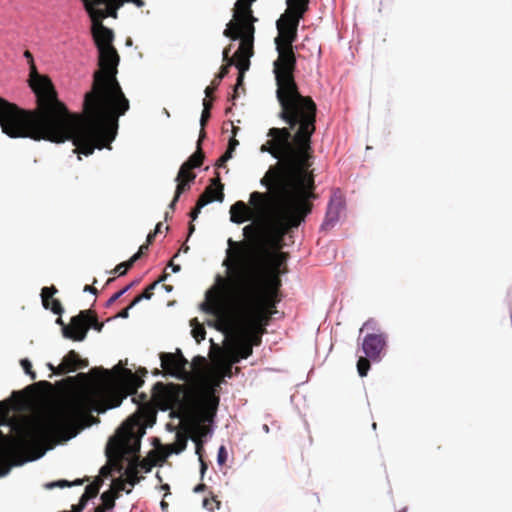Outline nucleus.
I'll use <instances>...</instances> for the list:
<instances>
[{
  "instance_id": "nucleus-61",
  "label": "nucleus",
  "mask_w": 512,
  "mask_h": 512,
  "mask_svg": "<svg viewBox=\"0 0 512 512\" xmlns=\"http://www.w3.org/2000/svg\"><path fill=\"white\" fill-rule=\"evenodd\" d=\"M165 289H166L167 291H171V287H169V286H165Z\"/></svg>"
},
{
  "instance_id": "nucleus-31",
  "label": "nucleus",
  "mask_w": 512,
  "mask_h": 512,
  "mask_svg": "<svg viewBox=\"0 0 512 512\" xmlns=\"http://www.w3.org/2000/svg\"><path fill=\"white\" fill-rule=\"evenodd\" d=\"M155 236L156 234L154 232H150L148 235H147V238H146V243L145 244H142L138 251L136 253H134L132 256H144L147 252H148V247L150 244H152V242L154 241L155 239Z\"/></svg>"
},
{
  "instance_id": "nucleus-12",
  "label": "nucleus",
  "mask_w": 512,
  "mask_h": 512,
  "mask_svg": "<svg viewBox=\"0 0 512 512\" xmlns=\"http://www.w3.org/2000/svg\"><path fill=\"white\" fill-rule=\"evenodd\" d=\"M89 328L100 332L103 323H99L97 317L90 311H82L78 316L71 319L70 325H63L62 332L64 337L68 339L83 341Z\"/></svg>"
},
{
  "instance_id": "nucleus-55",
  "label": "nucleus",
  "mask_w": 512,
  "mask_h": 512,
  "mask_svg": "<svg viewBox=\"0 0 512 512\" xmlns=\"http://www.w3.org/2000/svg\"><path fill=\"white\" fill-rule=\"evenodd\" d=\"M262 429H263V431H264L265 433H269V431H270V428H269V426H268L267 424H264V425L262 426Z\"/></svg>"
},
{
  "instance_id": "nucleus-35",
  "label": "nucleus",
  "mask_w": 512,
  "mask_h": 512,
  "mask_svg": "<svg viewBox=\"0 0 512 512\" xmlns=\"http://www.w3.org/2000/svg\"><path fill=\"white\" fill-rule=\"evenodd\" d=\"M134 285V282L130 283L126 287H124L122 290L116 292L113 294L106 302V306L112 305L116 300H118L122 295H124L132 286Z\"/></svg>"
},
{
  "instance_id": "nucleus-15",
  "label": "nucleus",
  "mask_w": 512,
  "mask_h": 512,
  "mask_svg": "<svg viewBox=\"0 0 512 512\" xmlns=\"http://www.w3.org/2000/svg\"><path fill=\"white\" fill-rule=\"evenodd\" d=\"M299 20L289 14H283L277 21L278 36L275 39L276 47H292L296 38Z\"/></svg>"
},
{
  "instance_id": "nucleus-18",
  "label": "nucleus",
  "mask_w": 512,
  "mask_h": 512,
  "mask_svg": "<svg viewBox=\"0 0 512 512\" xmlns=\"http://www.w3.org/2000/svg\"><path fill=\"white\" fill-rule=\"evenodd\" d=\"M16 109V104L7 101L0 97V126L2 132L11 138H18L21 135L19 130L10 124L9 120H12L13 112Z\"/></svg>"
},
{
  "instance_id": "nucleus-51",
  "label": "nucleus",
  "mask_w": 512,
  "mask_h": 512,
  "mask_svg": "<svg viewBox=\"0 0 512 512\" xmlns=\"http://www.w3.org/2000/svg\"><path fill=\"white\" fill-rule=\"evenodd\" d=\"M163 223L162 222H159L157 223L156 227H155V230H154V233L157 235L158 233H160L162 231V228H163Z\"/></svg>"
},
{
  "instance_id": "nucleus-20",
  "label": "nucleus",
  "mask_w": 512,
  "mask_h": 512,
  "mask_svg": "<svg viewBox=\"0 0 512 512\" xmlns=\"http://www.w3.org/2000/svg\"><path fill=\"white\" fill-rule=\"evenodd\" d=\"M87 365L88 362L86 360L81 359L74 350H71L64 356L62 362L58 365V373L63 375L74 372L77 369L86 367Z\"/></svg>"
},
{
  "instance_id": "nucleus-6",
  "label": "nucleus",
  "mask_w": 512,
  "mask_h": 512,
  "mask_svg": "<svg viewBox=\"0 0 512 512\" xmlns=\"http://www.w3.org/2000/svg\"><path fill=\"white\" fill-rule=\"evenodd\" d=\"M88 409L82 396H73L56 407L47 419L21 432V445H28L45 436L70 439L77 434L82 418Z\"/></svg>"
},
{
  "instance_id": "nucleus-47",
  "label": "nucleus",
  "mask_w": 512,
  "mask_h": 512,
  "mask_svg": "<svg viewBox=\"0 0 512 512\" xmlns=\"http://www.w3.org/2000/svg\"><path fill=\"white\" fill-rule=\"evenodd\" d=\"M43 454L44 453H41V454L37 455L36 457L30 458V459H27V460H23V461H20V462H16V463H14V465H22L23 463H25L27 461L36 460L38 458H41L43 456Z\"/></svg>"
},
{
  "instance_id": "nucleus-40",
  "label": "nucleus",
  "mask_w": 512,
  "mask_h": 512,
  "mask_svg": "<svg viewBox=\"0 0 512 512\" xmlns=\"http://www.w3.org/2000/svg\"><path fill=\"white\" fill-rule=\"evenodd\" d=\"M212 503H215V505H216V508H217V509H219V508H220V505H221L220 501H218V500H216V499H214V498H212V499L205 498V499L203 500V506H204L206 509L212 510V509H213V507H212Z\"/></svg>"
},
{
  "instance_id": "nucleus-22",
  "label": "nucleus",
  "mask_w": 512,
  "mask_h": 512,
  "mask_svg": "<svg viewBox=\"0 0 512 512\" xmlns=\"http://www.w3.org/2000/svg\"><path fill=\"white\" fill-rule=\"evenodd\" d=\"M223 190L224 185L221 183L219 173H216V177L211 180V184L205 188L204 192L198 199L209 200V203L213 201L222 202L224 199Z\"/></svg>"
},
{
  "instance_id": "nucleus-7",
  "label": "nucleus",
  "mask_w": 512,
  "mask_h": 512,
  "mask_svg": "<svg viewBox=\"0 0 512 512\" xmlns=\"http://www.w3.org/2000/svg\"><path fill=\"white\" fill-rule=\"evenodd\" d=\"M278 59L275 62V78L277 82V98L284 110V117L291 121L299 113L309 112L316 114L315 103L307 97H302L294 81L293 71L295 56L292 47H276Z\"/></svg>"
},
{
  "instance_id": "nucleus-62",
  "label": "nucleus",
  "mask_w": 512,
  "mask_h": 512,
  "mask_svg": "<svg viewBox=\"0 0 512 512\" xmlns=\"http://www.w3.org/2000/svg\"><path fill=\"white\" fill-rule=\"evenodd\" d=\"M231 111V108L226 109V113H229Z\"/></svg>"
},
{
  "instance_id": "nucleus-38",
  "label": "nucleus",
  "mask_w": 512,
  "mask_h": 512,
  "mask_svg": "<svg viewBox=\"0 0 512 512\" xmlns=\"http://www.w3.org/2000/svg\"><path fill=\"white\" fill-rule=\"evenodd\" d=\"M226 460H227V452L225 450V447L221 446L218 450L217 462L219 465H222L226 462Z\"/></svg>"
},
{
  "instance_id": "nucleus-58",
  "label": "nucleus",
  "mask_w": 512,
  "mask_h": 512,
  "mask_svg": "<svg viewBox=\"0 0 512 512\" xmlns=\"http://www.w3.org/2000/svg\"><path fill=\"white\" fill-rule=\"evenodd\" d=\"M161 507H162V509H165V508L167 507V503H166V502H164V501H162V502H161Z\"/></svg>"
},
{
  "instance_id": "nucleus-1",
  "label": "nucleus",
  "mask_w": 512,
  "mask_h": 512,
  "mask_svg": "<svg viewBox=\"0 0 512 512\" xmlns=\"http://www.w3.org/2000/svg\"><path fill=\"white\" fill-rule=\"evenodd\" d=\"M287 258H224L226 278L217 275L215 285L206 292L201 309L214 316L208 325L227 332L238 328L233 362L252 354L257 330L263 325L262 299L280 285L277 271Z\"/></svg>"
},
{
  "instance_id": "nucleus-50",
  "label": "nucleus",
  "mask_w": 512,
  "mask_h": 512,
  "mask_svg": "<svg viewBox=\"0 0 512 512\" xmlns=\"http://www.w3.org/2000/svg\"><path fill=\"white\" fill-rule=\"evenodd\" d=\"M205 488H206V485H205V484H199V485H197V486L194 488V492H195V493L202 492Z\"/></svg>"
},
{
  "instance_id": "nucleus-10",
  "label": "nucleus",
  "mask_w": 512,
  "mask_h": 512,
  "mask_svg": "<svg viewBox=\"0 0 512 512\" xmlns=\"http://www.w3.org/2000/svg\"><path fill=\"white\" fill-rule=\"evenodd\" d=\"M200 139L197 141V150L185 161L181 166L175 178L177 183L174 197L169 204V208L174 210L176 203L180 196L191 189L192 184L195 181L196 173L193 172L194 168H198L203 164L204 153L201 148Z\"/></svg>"
},
{
  "instance_id": "nucleus-9",
  "label": "nucleus",
  "mask_w": 512,
  "mask_h": 512,
  "mask_svg": "<svg viewBox=\"0 0 512 512\" xmlns=\"http://www.w3.org/2000/svg\"><path fill=\"white\" fill-rule=\"evenodd\" d=\"M256 0H237L233 8V18L223 31V35L232 41H240V54L252 57L254 54L255 23L258 19L251 8Z\"/></svg>"
},
{
  "instance_id": "nucleus-26",
  "label": "nucleus",
  "mask_w": 512,
  "mask_h": 512,
  "mask_svg": "<svg viewBox=\"0 0 512 512\" xmlns=\"http://www.w3.org/2000/svg\"><path fill=\"white\" fill-rule=\"evenodd\" d=\"M118 496V492L112 489L103 492L100 496L101 504L95 508L94 512H113Z\"/></svg>"
},
{
  "instance_id": "nucleus-21",
  "label": "nucleus",
  "mask_w": 512,
  "mask_h": 512,
  "mask_svg": "<svg viewBox=\"0 0 512 512\" xmlns=\"http://www.w3.org/2000/svg\"><path fill=\"white\" fill-rule=\"evenodd\" d=\"M171 418H178L183 420L188 413L187 394L186 392L179 391L171 396Z\"/></svg>"
},
{
  "instance_id": "nucleus-23",
  "label": "nucleus",
  "mask_w": 512,
  "mask_h": 512,
  "mask_svg": "<svg viewBox=\"0 0 512 512\" xmlns=\"http://www.w3.org/2000/svg\"><path fill=\"white\" fill-rule=\"evenodd\" d=\"M58 292L55 286L43 287L41 289V301L45 309L51 310L54 314L60 315L63 312V308L59 300L54 299L53 296Z\"/></svg>"
},
{
  "instance_id": "nucleus-2",
  "label": "nucleus",
  "mask_w": 512,
  "mask_h": 512,
  "mask_svg": "<svg viewBox=\"0 0 512 512\" xmlns=\"http://www.w3.org/2000/svg\"><path fill=\"white\" fill-rule=\"evenodd\" d=\"M301 112L299 117L288 121L282 109L281 117L290 128L299 126L293 142L288 128H271L268 132L271 139L260 148L261 152H268L278 159L276 164L269 167L260 183L281 200L278 216L286 226H299L311 211V200L316 198L314 177L309 170L310 137L315 129L316 114Z\"/></svg>"
},
{
  "instance_id": "nucleus-54",
  "label": "nucleus",
  "mask_w": 512,
  "mask_h": 512,
  "mask_svg": "<svg viewBox=\"0 0 512 512\" xmlns=\"http://www.w3.org/2000/svg\"><path fill=\"white\" fill-rule=\"evenodd\" d=\"M136 2H133L137 7H142L144 5L143 0H135Z\"/></svg>"
},
{
  "instance_id": "nucleus-56",
  "label": "nucleus",
  "mask_w": 512,
  "mask_h": 512,
  "mask_svg": "<svg viewBox=\"0 0 512 512\" xmlns=\"http://www.w3.org/2000/svg\"><path fill=\"white\" fill-rule=\"evenodd\" d=\"M194 229H195L194 225L190 223V225H189V235H191L193 233Z\"/></svg>"
},
{
  "instance_id": "nucleus-42",
  "label": "nucleus",
  "mask_w": 512,
  "mask_h": 512,
  "mask_svg": "<svg viewBox=\"0 0 512 512\" xmlns=\"http://www.w3.org/2000/svg\"><path fill=\"white\" fill-rule=\"evenodd\" d=\"M239 145V142L238 140L235 139V137H232L230 140H229V143H228V148L226 151H230L231 154H233L234 150L236 149V147Z\"/></svg>"
},
{
  "instance_id": "nucleus-59",
  "label": "nucleus",
  "mask_w": 512,
  "mask_h": 512,
  "mask_svg": "<svg viewBox=\"0 0 512 512\" xmlns=\"http://www.w3.org/2000/svg\"><path fill=\"white\" fill-rule=\"evenodd\" d=\"M238 130V127H233V134L235 135Z\"/></svg>"
},
{
  "instance_id": "nucleus-57",
  "label": "nucleus",
  "mask_w": 512,
  "mask_h": 512,
  "mask_svg": "<svg viewBox=\"0 0 512 512\" xmlns=\"http://www.w3.org/2000/svg\"><path fill=\"white\" fill-rule=\"evenodd\" d=\"M185 447H186V440L184 439V440H183V445H182V447L179 449V451H178V452H180V451L184 450V449H185Z\"/></svg>"
},
{
  "instance_id": "nucleus-46",
  "label": "nucleus",
  "mask_w": 512,
  "mask_h": 512,
  "mask_svg": "<svg viewBox=\"0 0 512 512\" xmlns=\"http://www.w3.org/2000/svg\"><path fill=\"white\" fill-rule=\"evenodd\" d=\"M189 250V247L185 244H183L180 249L173 255V256H179L180 253H187Z\"/></svg>"
},
{
  "instance_id": "nucleus-17",
  "label": "nucleus",
  "mask_w": 512,
  "mask_h": 512,
  "mask_svg": "<svg viewBox=\"0 0 512 512\" xmlns=\"http://www.w3.org/2000/svg\"><path fill=\"white\" fill-rule=\"evenodd\" d=\"M386 346V339L383 334H368L364 337L362 350L372 361L380 360L381 353Z\"/></svg>"
},
{
  "instance_id": "nucleus-11",
  "label": "nucleus",
  "mask_w": 512,
  "mask_h": 512,
  "mask_svg": "<svg viewBox=\"0 0 512 512\" xmlns=\"http://www.w3.org/2000/svg\"><path fill=\"white\" fill-rule=\"evenodd\" d=\"M231 45L226 47L223 50V61L226 62L225 65L221 66L219 73L215 76V78L212 80V84H215L216 86H219L222 79L229 73V68L232 65H235L239 71L236 85L234 86V92L231 97V100H235L238 97V89L243 85V79L245 72L250 67V58L251 57H245L244 54L239 55L240 46L238 47V50L235 52L233 57L229 56Z\"/></svg>"
},
{
  "instance_id": "nucleus-37",
  "label": "nucleus",
  "mask_w": 512,
  "mask_h": 512,
  "mask_svg": "<svg viewBox=\"0 0 512 512\" xmlns=\"http://www.w3.org/2000/svg\"><path fill=\"white\" fill-rule=\"evenodd\" d=\"M20 363H21V366L24 369L25 373L28 374L31 377V379H35L36 374H35V372L32 371L31 362L25 358V359H22Z\"/></svg>"
},
{
  "instance_id": "nucleus-36",
  "label": "nucleus",
  "mask_w": 512,
  "mask_h": 512,
  "mask_svg": "<svg viewBox=\"0 0 512 512\" xmlns=\"http://www.w3.org/2000/svg\"><path fill=\"white\" fill-rule=\"evenodd\" d=\"M89 499V496L87 494V490L82 494L80 501L77 505L72 506V512H82L84 507L86 506V503Z\"/></svg>"
},
{
  "instance_id": "nucleus-4",
  "label": "nucleus",
  "mask_w": 512,
  "mask_h": 512,
  "mask_svg": "<svg viewBox=\"0 0 512 512\" xmlns=\"http://www.w3.org/2000/svg\"><path fill=\"white\" fill-rule=\"evenodd\" d=\"M24 57L30 64L29 86L36 96V108L25 110L16 105L10 124L14 126L18 138H30L36 141L46 140L62 143L71 140L75 153L85 156L93 153L86 139V130L82 113H71L66 105L59 100L58 93L47 75L37 72L33 55L24 52Z\"/></svg>"
},
{
  "instance_id": "nucleus-14",
  "label": "nucleus",
  "mask_w": 512,
  "mask_h": 512,
  "mask_svg": "<svg viewBox=\"0 0 512 512\" xmlns=\"http://www.w3.org/2000/svg\"><path fill=\"white\" fill-rule=\"evenodd\" d=\"M160 361L161 367L168 375L182 381L191 379V372L188 369L190 364L180 349H177L176 353H161Z\"/></svg>"
},
{
  "instance_id": "nucleus-28",
  "label": "nucleus",
  "mask_w": 512,
  "mask_h": 512,
  "mask_svg": "<svg viewBox=\"0 0 512 512\" xmlns=\"http://www.w3.org/2000/svg\"><path fill=\"white\" fill-rule=\"evenodd\" d=\"M190 326L192 327L191 333L194 339L199 343L205 339L206 331L205 328L198 322L196 318L190 321Z\"/></svg>"
},
{
  "instance_id": "nucleus-3",
  "label": "nucleus",
  "mask_w": 512,
  "mask_h": 512,
  "mask_svg": "<svg viewBox=\"0 0 512 512\" xmlns=\"http://www.w3.org/2000/svg\"><path fill=\"white\" fill-rule=\"evenodd\" d=\"M93 38L99 51V70L94 73L91 90L84 96L82 117L86 139L94 151L110 149L118 119L129 110L130 103L116 78L120 59L112 45V30L102 22L93 24Z\"/></svg>"
},
{
  "instance_id": "nucleus-53",
  "label": "nucleus",
  "mask_w": 512,
  "mask_h": 512,
  "mask_svg": "<svg viewBox=\"0 0 512 512\" xmlns=\"http://www.w3.org/2000/svg\"><path fill=\"white\" fill-rule=\"evenodd\" d=\"M201 462V474L203 475L207 469V465L204 463V461L200 458Z\"/></svg>"
},
{
  "instance_id": "nucleus-19",
  "label": "nucleus",
  "mask_w": 512,
  "mask_h": 512,
  "mask_svg": "<svg viewBox=\"0 0 512 512\" xmlns=\"http://www.w3.org/2000/svg\"><path fill=\"white\" fill-rule=\"evenodd\" d=\"M272 196L273 198H275L278 202H279V205H278V208H277V211H276V218H277V221L279 223L280 226L283 227V229L285 230H289L291 228H296L297 226H286L284 224L281 223L280 219H279V216H278V212H279V209H280V206H281V200H279L278 198H276L275 196H273L271 194V192L269 191V193H261V192H252L251 195H250V204L254 207V209L259 212V213H262L266 210L267 206H268V203H269V197Z\"/></svg>"
},
{
  "instance_id": "nucleus-27",
  "label": "nucleus",
  "mask_w": 512,
  "mask_h": 512,
  "mask_svg": "<svg viewBox=\"0 0 512 512\" xmlns=\"http://www.w3.org/2000/svg\"><path fill=\"white\" fill-rule=\"evenodd\" d=\"M308 0H287V10L284 14H289L300 20L307 9Z\"/></svg>"
},
{
  "instance_id": "nucleus-5",
  "label": "nucleus",
  "mask_w": 512,
  "mask_h": 512,
  "mask_svg": "<svg viewBox=\"0 0 512 512\" xmlns=\"http://www.w3.org/2000/svg\"><path fill=\"white\" fill-rule=\"evenodd\" d=\"M140 436L135 427L122 424L111 436L107 442L105 453L110 461L114 462L115 468L125 477L126 483H123L119 490H125L130 493L141 480V473H148L151 466L139 459Z\"/></svg>"
},
{
  "instance_id": "nucleus-24",
  "label": "nucleus",
  "mask_w": 512,
  "mask_h": 512,
  "mask_svg": "<svg viewBox=\"0 0 512 512\" xmlns=\"http://www.w3.org/2000/svg\"><path fill=\"white\" fill-rule=\"evenodd\" d=\"M252 216V210L243 201H237L230 207V220L233 223L241 224L250 220Z\"/></svg>"
},
{
  "instance_id": "nucleus-16",
  "label": "nucleus",
  "mask_w": 512,
  "mask_h": 512,
  "mask_svg": "<svg viewBox=\"0 0 512 512\" xmlns=\"http://www.w3.org/2000/svg\"><path fill=\"white\" fill-rule=\"evenodd\" d=\"M344 209V197L340 190H335L332 192L330 197L325 221L322 224V229H329L334 227V225L338 222L340 213Z\"/></svg>"
},
{
  "instance_id": "nucleus-8",
  "label": "nucleus",
  "mask_w": 512,
  "mask_h": 512,
  "mask_svg": "<svg viewBox=\"0 0 512 512\" xmlns=\"http://www.w3.org/2000/svg\"><path fill=\"white\" fill-rule=\"evenodd\" d=\"M244 240L234 242L229 239L226 256H289L283 248V236L267 230L259 223L243 228Z\"/></svg>"
},
{
  "instance_id": "nucleus-34",
  "label": "nucleus",
  "mask_w": 512,
  "mask_h": 512,
  "mask_svg": "<svg viewBox=\"0 0 512 512\" xmlns=\"http://www.w3.org/2000/svg\"><path fill=\"white\" fill-rule=\"evenodd\" d=\"M11 407L10 404L5 402H0V425L4 424L7 418L9 417Z\"/></svg>"
},
{
  "instance_id": "nucleus-48",
  "label": "nucleus",
  "mask_w": 512,
  "mask_h": 512,
  "mask_svg": "<svg viewBox=\"0 0 512 512\" xmlns=\"http://www.w3.org/2000/svg\"><path fill=\"white\" fill-rule=\"evenodd\" d=\"M84 292H89V293H92V294H96L97 290H96V288H94L92 286L86 285L84 287Z\"/></svg>"
},
{
  "instance_id": "nucleus-44",
  "label": "nucleus",
  "mask_w": 512,
  "mask_h": 512,
  "mask_svg": "<svg viewBox=\"0 0 512 512\" xmlns=\"http://www.w3.org/2000/svg\"><path fill=\"white\" fill-rule=\"evenodd\" d=\"M218 88V86H216L215 84H212L207 86L206 89H205V95L206 97H211L213 92Z\"/></svg>"
},
{
  "instance_id": "nucleus-25",
  "label": "nucleus",
  "mask_w": 512,
  "mask_h": 512,
  "mask_svg": "<svg viewBox=\"0 0 512 512\" xmlns=\"http://www.w3.org/2000/svg\"><path fill=\"white\" fill-rule=\"evenodd\" d=\"M168 268H171L172 272H178L180 270V266L179 265H174L173 263H170L164 270V273L163 275L157 280L155 281L154 283H152L151 285H149L145 291L137 296L132 302H131V306H135L136 304H138L141 300L143 299H146V300H149L151 299L152 297V291L155 289V287L162 281H165L167 276H168V272H167V269Z\"/></svg>"
},
{
  "instance_id": "nucleus-49",
  "label": "nucleus",
  "mask_w": 512,
  "mask_h": 512,
  "mask_svg": "<svg viewBox=\"0 0 512 512\" xmlns=\"http://www.w3.org/2000/svg\"><path fill=\"white\" fill-rule=\"evenodd\" d=\"M10 471V467L0 468V477L6 476Z\"/></svg>"
},
{
  "instance_id": "nucleus-41",
  "label": "nucleus",
  "mask_w": 512,
  "mask_h": 512,
  "mask_svg": "<svg viewBox=\"0 0 512 512\" xmlns=\"http://www.w3.org/2000/svg\"><path fill=\"white\" fill-rule=\"evenodd\" d=\"M70 484L66 481V480H59V481H55V482H50V483H47L45 485V487L47 489H52L54 487H65V486H69Z\"/></svg>"
},
{
  "instance_id": "nucleus-39",
  "label": "nucleus",
  "mask_w": 512,
  "mask_h": 512,
  "mask_svg": "<svg viewBox=\"0 0 512 512\" xmlns=\"http://www.w3.org/2000/svg\"><path fill=\"white\" fill-rule=\"evenodd\" d=\"M232 158L230 151H226L216 162L217 167H223L225 163Z\"/></svg>"
},
{
  "instance_id": "nucleus-33",
  "label": "nucleus",
  "mask_w": 512,
  "mask_h": 512,
  "mask_svg": "<svg viewBox=\"0 0 512 512\" xmlns=\"http://www.w3.org/2000/svg\"><path fill=\"white\" fill-rule=\"evenodd\" d=\"M207 204H209V200H206V199L205 200L204 199L197 200L196 206L190 212V217L192 218V220H195L198 217L201 209L204 206H206Z\"/></svg>"
},
{
  "instance_id": "nucleus-29",
  "label": "nucleus",
  "mask_w": 512,
  "mask_h": 512,
  "mask_svg": "<svg viewBox=\"0 0 512 512\" xmlns=\"http://www.w3.org/2000/svg\"><path fill=\"white\" fill-rule=\"evenodd\" d=\"M370 360L367 356L366 357H363V356H360L358 361H357V371H358V374L359 376L361 377H365L368 373V371L370 370Z\"/></svg>"
},
{
  "instance_id": "nucleus-30",
  "label": "nucleus",
  "mask_w": 512,
  "mask_h": 512,
  "mask_svg": "<svg viewBox=\"0 0 512 512\" xmlns=\"http://www.w3.org/2000/svg\"><path fill=\"white\" fill-rule=\"evenodd\" d=\"M137 259L138 258H130L129 261L120 263L119 265H117L115 267V269L113 270V273L117 274L118 276L125 275L127 273V271L133 266L135 260H137Z\"/></svg>"
},
{
  "instance_id": "nucleus-60",
  "label": "nucleus",
  "mask_w": 512,
  "mask_h": 512,
  "mask_svg": "<svg viewBox=\"0 0 512 512\" xmlns=\"http://www.w3.org/2000/svg\"><path fill=\"white\" fill-rule=\"evenodd\" d=\"M162 489H169L168 484H164V485L162 486Z\"/></svg>"
},
{
  "instance_id": "nucleus-32",
  "label": "nucleus",
  "mask_w": 512,
  "mask_h": 512,
  "mask_svg": "<svg viewBox=\"0 0 512 512\" xmlns=\"http://www.w3.org/2000/svg\"><path fill=\"white\" fill-rule=\"evenodd\" d=\"M210 117H211L210 112H208L207 110L206 111L202 110V114H201V118H200V125H201V130H200V134H199L200 141H202L206 136L204 128L207 125V122L209 121Z\"/></svg>"
},
{
  "instance_id": "nucleus-52",
  "label": "nucleus",
  "mask_w": 512,
  "mask_h": 512,
  "mask_svg": "<svg viewBox=\"0 0 512 512\" xmlns=\"http://www.w3.org/2000/svg\"><path fill=\"white\" fill-rule=\"evenodd\" d=\"M47 367H48V368H49L53 373L60 375V374L58 373V371H59V370H58V366H57V367H55L53 364L48 363V364H47Z\"/></svg>"
},
{
  "instance_id": "nucleus-45",
  "label": "nucleus",
  "mask_w": 512,
  "mask_h": 512,
  "mask_svg": "<svg viewBox=\"0 0 512 512\" xmlns=\"http://www.w3.org/2000/svg\"><path fill=\"white\" fill-rule=\"evenodd\" d=\"M212 109V102L210 100H206L204 99L203 100V111H208L210 112Z\"/></svg>"
},
{
  "instance_id": "nucleus-43",
  "label": "nucleus",
  "mask_w": 512,
  "mask_h": 512,
  "mask_svg": "<svg viewBox=\"0 0 512 512\" xmlns=\"http://www.w3.org/2000/svg\"><path fill=\"white\" fill-rule=\"evenodd\" d=\"M133 307H134V306H131V304H130L128 307H126L125 309L121 310V311L118 313L117 317H119V318H123V319L128 318V317H129V310H130L131 308H133Z\"/></svg>"
},
{
  "instance_id": "nucleus-13",
  "label": "nucleus",
  "mask_w": 512,
  "mask_h": 512,
  "mask_svg": "<svg viewBox=\"0 0 512 512\" xmlns=\"http://www.w3.org/2000/svg\"><path fill=\"white\" fill-rule=\"evenodd\" d=\"M93 24L100 23L108 16L116 18L117 10L126 2L135 0H82Z\"/></svg>"
}]
</instances>
